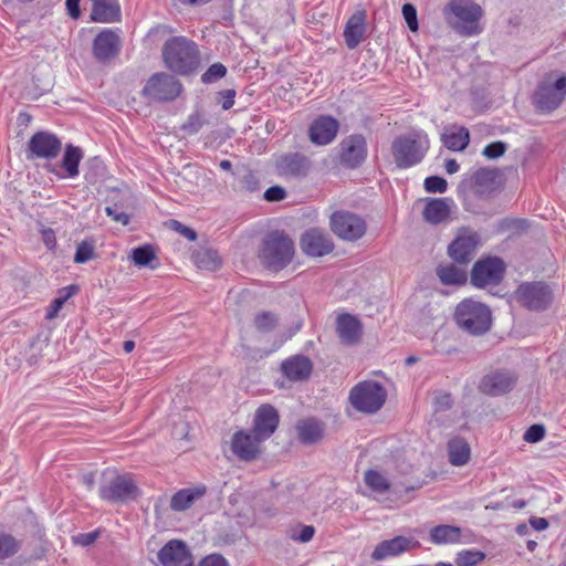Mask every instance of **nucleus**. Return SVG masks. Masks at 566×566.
<instances>
[{
  "instance_id": "nucleus-1",
  "label": "nucleus",
  "mask_w": 566,
  "mask_h": 566,
  "mask_svg": "<svg viewBox=\"0 0 566 566\" xmlns=\"http://www.w3.org/2000/svg\"><path fill=\"white\" fill-rule=\"evenodd\" d=\"M442 14L447 24L461 36H475L483 31L484 11L474 0H449Z\"/></svg>"
},
{
  "instance_id": "nucleus-2",
  "label": "nucleus",
  "mask_w": 566,
  "mask_h": 566,
  "mask_svg": "<svg viewBox=\"0 0 566 566\" xmlns=\"http://www.w3.org/2000/svg\"><path fill=\"white\" fill-rule=\"evenodd\" d=\"M163 59L169 70L181 75L193 73L200 63L197 44L185 36L167 40L163 46Z\"/></svg>"
},
{
  "instance_id": "nucleus-3",
  "label": "nucleus",
  "mask_w": 566,
  "mask_h": 566,
  "mask_svg": "<svg viewBox=\"0 0 566 566\" xmlns=\"http://www.w3.org/2000/svg\"><path fill=\"white\" fill-rule=\"evenodd\" d=\"M454 321L464 332L480 336L485 334L492 325L490 307L473 298H464L454 310Z\"/></svg>"
},
{
  "instance_id": "nucleus-4",
  "label": "nucleus",
  "mask_w": 566,
  "mask_h": 566,
  "mask_svg": "<svg viewBox=\"0 0 566 566\" xmlns=\"http://www.w3.org/2000/svg\"><path fill=\"white\" fill-rule=\"evenodd\" d=\"M429 149L427 135L412 133L397 137L391 144V154L398 168L419 164Z\"/></svg>"
},
{
  "instance_id": "nucleus-5",
  "label": "nucleus",
  "mask_w": 566,
  "mask_h": 566,
  "mask_svg": "<svg viewBox=\"0 0 566 566\" xmlns=\"http://www.w3.org/2000/svg\"><path fill=\"white\" fill-rule=\"evenodd\" d=\"M386 399V388L374 380L360 381L349 392L350 405L364 413L377 412L385 405Z\"/></svg>"
},
{
  "instance_id": "nucleus-6",
  "label": "nucleus",
  "mask_w": 566,
  "mask_h": 566,
  "mask_svg": "<svg viewBox=\"0 0 566 566\" xmlns=\"http://www.w3.org/2000/svg\"><path fill=\"white\" fill-rule=\"evenodd\" d=\"M293 255V241L284 234L271 233L263 242L261 258L266 266L274 271L285 268Z\"/></svg>"
},
{
  "instance_id": "nucleus-7",
  "label": "nucleus",
  "mask_w": 566,
  "mask_h": 566,
  "mask_svg": "<svg viewBox=\"0 0 566 566\" xmlns=\"http://www.w3.org/2000/svg\"><path fill=\"white\" fill-rule=\"evenodd\" d=\"M99 497L111 503H126L138 495L137 482L129 474H116L99 486Z\"/></svg>"
},
{
  "instance_id": "nucleus-8",
  "label": "nucleus",
  "mask_w": 566,
  "mask_h": 566,
  "mask_svg": "<svg viewBox=\"0 0 566 566\" xmlns=\"http://www.w3.org/2000/svg\"><path fill=\"white\" fill-rule=\"evenodd\" d=\"M566 97V76L554 78L547 76L538 86L534 103L541 112H552L556 109Z\"/></svg>"
},
{
  "instance_id": "nucleus-9",
  "label": "nucleus",
  "mask_w": 566,
  "mask_h": 566,
  "mask_svg": "<svg viewBox=\"0 0 566 566\" xmlns=\"http://www.w3.org/2000/svg\"><path fill=\"white\" fill-rule=\"evenodd\" d=\"M263 440L250 429H241L235 431L230 441V450L232 454L245 462L259 459L264 451Z\"/></svg>"
},
{
  "instance_id": "nucleus-10",
  "label": "nucleus",
  "mask_w": 566,
  "mask_h": 566,
  "mask_svg": "<svg viewBox=\"0 0 566 566\" xmlns=\"http://www.w3.org/2000/svg\"><path fill=\"white\" fill-rule=\"evenodd\" d=\"M332 231L342 240L357 241L366 233L365 220L349 211H335L329 218Z\"/></svg>"
},
{
  "instance_id": "nucleus-11",
  "label": "nucleus",
  "mask_w": 566,
  "mask_h": 566,
  "mask_svg": "<svg viewBox=\"0 0 566 566\" xmlns=\"http://www.w3.org/2000/svg\"><path fill=\"white\" fill-rule=\"evenodd\" d=\"M518 303L532 311L545 310L553 300L549 287L543 282L523 283L515 292Z\"/></svg>"
},
{
  "instance_id": "nucleus-12",
  "label": "nucleus",
  "mask_w": 566,
  "mask_h": 566,
  "mask_svg": "<svg viewBox=\"0 0 566 566\" xmlns=\"http://www.w3.org/2000/svg\"><path fill=\"white\" fill-rule=\"evenodd\" d=\"M480 244L479 234L469 228H461L448 247L449 256L460 264H468L475 255Z\"/></svg>"
},
{
  "instance_id": "nucleus-13",
  "label": "nucleus",
  "mask_w": 566,
  "mask_h": 566,
  "mask_svg": "<svg viewBox=\"0 0 566 566\" xmlns=\"http://www.w3.org/2000/svg\"><path fill=\"white\" fill-rule=\"evenodd\" d=\"M504 263L499 258H486L478 261L471 271V283L476 287H485L500 283L504 274Z\"/></svg>"
},
{
  "instance_id": "nucleus-14",
  "label": "nucleus",
  "mask_w": 566,
  "mask_h": 566,
  "mask_svg": "<svg viewBox=\"0 0 566 566\" xmlns=\"http://www.w3.org/2000/svg\"><path fill=\"white\" fill-rule=\"evenodd\" d=\"M62 149L61 140L52 133L38 132L28 143V158L54 159Z\"/></svg>"
},
{
  "instance_id": "nucleus-15",
  "label": "nucleus",
  "mask_w": 566,
  "mask_h": 566,
  "mask_svg": "<svg viewBox=\"0 0 566 566\" xmlns=\"http://www.w3.org/2000/svg\"><path fill=\"white\" fill-rule=\"evenodd\" d=\"M181 84L172 75L159 73L151 76L144 92L159 101L176 98L181 92Z\"/></svg>"
},
{
  "instance_id": "nucleus-16",
  "label": "nucleus",
  "mask_w": 566,
  "mask_h": 566,
  "mask_svg": "<svg viewBox=\"0 0 566 566\" xmlns=\"http://www.w3.org/2000/svg\"><path fill=\"white\" fill-rule=\"evenodd\" d=\"M158 559L163 566H193V557L182 541L171 539L159 552Z\"/></svg>"
},
{
  "instance_id": "nucleus-17",
  "label": "nucleus",
  "mask_w": 566,
  "mask_h": 566,
  "mask_svg": "<svg viewBox=\"0 0 566 566\" xmlns=\"http://www.w3.org/2000/svg\"><path fill=\"white\" fill-rule=\"evenodd\" d=\"M301 249L308 256L319 258L333 251L334 244L326 232L310 229L301 238Z\"/></svg>"
},
{
  "instance_id": "nucleus-18",
  "label": "nucleus",
  "mask_w": 566,
  "mask_h": 566,
  "mask_svg": "<svg viewBox=\"0 0 566 566\" xmlns=\"http://www.w3.org/2000/svg\"><path fill=\"white\" fill-rule=\"evenodd\" d=\"M120 50L119 35L111 30L101 31L93 41V55L99 62H108L116 57Z\"/></svg>"
},
{
  "instance_id": "nucleus-19",
  "label": "nucleus",
  "mask_w": 566,
  "mask_h": 566,
  "mask_svg": "<svg viewBox=\"0 0 566 566\" xmlns=\"http://www.w3.org/2000/svg\"><path fill=\"white\" fill-rule=\"evenodd\" d=\"M280 417L277 410L271 405L260 406L253 417V431L263 441L268 440L276 430Z\"/></svg>"
},
{
  "instance_id": "nucleus-20",
  "label": "nucleus",
  "mask_w": 566,
  "mask_h": 566,
  "mask_svg": "<svg viewBox=\"0 0 566 566\" xmlns=\"http://www.w3.org/2000/svg\"><path fill=\"white\" fill-rule=\"evenodd\" d=\"M418 541L405 536H397L388 541L380 542L374 549L371 558L376 562L388 557L398 556L405 552L419 547Z\"/></svg>"
},
{
  "instance_id": "nucleus-21",
  "label": "nucleus",
  "mask_w": 566,
  "mask_h": 566,
  "mask_svg": "<svg viewBox=\"0 0 566 566\" xmlns=\"http://www.w3.org/2000/svg\"><path fill=\"white\" fill-rule=\"evenodd\" d=\"M516 375L510 370H496L483 377L480 389L488 395L499 396L511 390L516 382Z\"/></svg>"
},
{
  "instance_id": "nucleus-22",
  "label": "nucleus",
  "mask_w": 566,
  "mask_h": 566,
  "mask_svg": "<svg viewBox=\"0 0 566 566\" xmlns=\"http://www.w3.org/2000/svg\"><path fill=\"white\" fill-rule=\"evenodd\" d=\"M340 160L348 167L360 165L367 156L366 140L360 135H353L342 142Z\"/></svg>"
},
{
  "instance_id": "nucleus-23",
  "label": "nucleus",
  "mask_w": 566,
  "mask_h": 566,
  "mask_svg": "<svg viewBox=\"0 0 566 566\" xmlns=\"http://www.w3.org/2000/svg\"><path fill=\"white\" fill-rule=\"evenodd\" d=\"M338 130V123L331 116H322L314 120L310 128V137L314 144L326 145L331 143Z\"/></svg>"
},
{
  "instance_id": "nucleus-24",
  "label": "nucleus",
  "mask_w": 566,
  "mask_h": 566,
  "mask_svg": "<svg viewBox=\"0 0 566 566\" xmlns=\"http://www.w3.org/2000/svg\"><path fill=\"white\" fill-rule=\"evenodd\" d=\"M284 376L292 381H302L310 377L313 365L305 356H293L282 363Z\"/></svg>"
},
{
  "instance_id": "nucleus-25",
  "label": "nucleus",
  "mask_w": 566,
  "mask_h": 566,
  "mask_svg": "<svg viewBox=\"0 0 566 566\" xmlns=\"http://www.w3.org/2000/svg\"><path fill=\"white\" fill-rule=\"evenodd\" d=\"M451 213V201L447 198H430L426 201L422 216L431 224L446 222Z\"/></svg>"
},
{
  "instance_id": "nucleus-26",
  "label": "nucleus",
  "mask_w": 566,
  "mask_h": 566,
  "mask_svg": "<svg viewBox=\"0 0 566 566\" xmlns=\"http://www.w3.org/2000/svg\"><path fill=\"white\" fill-rule=\"evenodd\" d=\"M120 4L117 0H99L93 3L91 21L114 23L120 20Z\"/></svg>"
},
{
  "instance_id": "nucleus-27",
  "label": "nucleus",
  "mask_w": 566,
  "mask_h": 566,
  "mask_svg": "<svg viewBox=\"0 0 566 566\" xmlns=\"http://www.w3.org/2000/svg\"><path fill=\"white\" fill-rule=\"evenodd\" d=\"M336 331L340 340L348 345L357 343L361 336L359 321L349 314L340 315L337 318Z\"/></svg>"
},
{
  "instance_id": "nucleus-28",
  "label": "nucleus",
  "mask_w": 566,
  "mask_h": 566,
  "mask_svg": "<svg viewBox=\"0 0 566 566\" xmlns=\"http://www.w3.org/2000/svg\"><path fill=\"white\" fill-rule=\"evenodd\" d=\"M365 31V13L363 11H358L348 19L344 30V38L347 46L349 49L356 48L363 41Z\"/></svg>"
},
{
  "instance_id": "nucleus-29",
  "label": "nucleus",
  "mask_w": 566,
  "mask_h": 566,
  "mask_svg": "<svg viewBox=\"0 0 566 566\" xmlns=\"http://www.w3.org/2000/svg\"><path fill=\"white\" fill-rule=\"evenodd\" d=\"M207 492L205 485L182 489L174 494L170 501V507L174 511L181 512L189 509L197 500L201 499Z\"/></svg>"
},
{
  "instance_id": "nucleus-30",
  "label": "nucleus",
  "mask_w": 566,
  "mask_h": 566,
  "mask_svg": "<svg viewBox=\"0 0 566 566\" xmlns=\"http://www.w3.org/2000/svg\"><path fill=\"white\" fill-rule=\"evenodd\" d=\"M193 264L205 271H217L222 265L218 252L210 247H200L191 253Z\"/></svg>"
},
{
  "instance_id": "nucleus-31",
  "label": "nucleus",
  "mask_w": 566,
  "mask_h": 566,
  "mask_svg": "<svg viewBox=\"0 0 566 566\" xmlns=\"http://www.w3.org/2000/svg\"><path fill=\"white\" fill-rule=\"evenodd\" d=\"M441 140L448 149L461 151L468 146L470 134L465 127L454 125L444 129Z\"/></svg>"
},
{
  "instance_id": "nucleus-32",
  "label": "nucleus",
  "mask_w": 566,
  "mask_h": 566,
  "mask_svg": "<svg viewBox=\"0 0 566 566\" xmlns=\"http://www.w3.org/2000/svg\"><path fill=\"white\" fill-rule=\"evenodd\" d=\"M448 455L452 465L463 467L471 458V448L465 439L455 437L448 442Z\"/></svg>"
},
{
  "instance_id": "nucleus-33",
  "label": "nucleus",
  "mask_w": 566,
  "mask_h": 566,
  "mask_svg": "<svg viewBox=\"0 0 566 566\" xmlns=\"http://www.w3.org/2000/svg\"><path fill=\"white\" fill-rule=\"evenodd\" d=\"M437 275L444 285H462L467 282V272L452 263L440 264Z\"/></svg>"
},
{
  "instance_id": "nucleus-34",
  "label": "nucleus",
  "mask_w": 566,
  "mask_h": 566,
  "mask_svg": "<svg viewBox=\"0 0 566 566\" xmlns=\"http://www.w3.org/2000/svg\"><path fill=\"white\" fill-rule=\"evenodd\" d=\"M461 530L452 525H438L430 530V539L436 545L453 544L460 541Z\"/></svg>"
},
{
  "instance_id": "nucleus-35",
  "label": "nucleus",
  "mask_w": 566,
  "mask_h": 566,
  "mask_svg": "<svg viewBox=\"0 0 566 566\" xmlns=\"http://www.w3.org/2000/svg\"><path fill=\"white\" fill-rule=\"evenodd\" d=\"M276 167L279 174L284 177L300 176L306 170L304 159L297 155L282 157Z\"/></svg>"
},
{
  "instance_id": "nucleus-36",
  "label": "nucleus",
  "mask_w": 566,
  "mask_h": 566,
  "mask_svg": "<svg viewBox=\"0 0 566 566\" xmlns=\"http://www.w3.org/2000/svg\"><path fill=\"white\" fill-rule=\"evenodd\" d=\"M78 292V286L75 284H71L67 286H64L57 291L56 297L51 302L48 311H46V319L51 321L54 319L57 315L63 305L66 303L69 298L74 296Z\"/></svg>"
},
{
  "instance_id": "nucleus-37",
  "label": "nucleus",
  "mask_w": 566,
  "mask_h": 566,
  "mask_svg": "<svg viewBox=\"0 0 566 566\" xmlns=\"http://www.w3.org/2000/svg\"><path fill=\"white\" fill-rule=\"evenodd\" d=\"M298 438L303 443H315L323 437L321 423L314 420H304L297 424Z\"/></svg>"
},
{
  "instance_id": "nucleus-38",
  "label": "nucleus",
  "mask_w": 566,
  "mask_h": 566,
  "mask_svg": "<svg viewBox=\"0 0 566 566\" xmlns=\"http://www.w3.org/2000/svg\"><path fill=\"white\" fill-rule=\"evenodd\" d=\"M83 158V151L80 147L67 145L62 159V167L65 169L67 177L74 178L78 175V164Z\"/></svg>"
},
{
  "instance_id": "nucleus-39",
  "label": "nucleus",
  "mask_w": 566,
  "mask_h": 566,
  "mask_svg": "<svg viewBox=\"0 0 566 566\" xmlns=\"http://www.w3.org/2000/svg\"><path fill=\"white\" fill-rule=\"evenodd\" d=\"M364 480L371 491L379 494H384L390 486L388 479L376 470H368L365 472Z\"/></svg>"
},
{
  "instance_id": "nucleus-40",
  "label": "nucleus",
  "mask_w": 566,
  "mask_h": 566,
  "mask_svg": "<svg viewBox=\"0 0 566 566\" xmlns=\"http://www.w3.org/2000/svg\"><path fill=\"white\" fill-rule=\"evenodd\" d=\"M473 178L476 190L483 193L493 190L496 175L493 170L481 169L474 174Z\"/></svg>"
},
{
  "instance_id": "nucleus-41",
  "label": "nucleus",
  "mask_w": 566,
  "mask_h": 566,
  "mask_svg": "<svg viewBox=\"0 0 566 566\" xmlns=\"http://www.w3.org/2000/svg\"><path fill=\"white\" fill-rule=\"evenodd\" d=\"M20 549V543L11 534L0 531V559H7Z\"/></svg>"
},
{
  "instance_id": "nucleus-42",
  "label": "nucleus",
  "mask_w": 566,
  "mask_h": 566,
  "mask_svg": "<svg viewBox=\"0 0 566 566\" xmlns=\"http://www.w3.org/2000/svg\"><path fill=\"white\" fill-rule=\"evenodd\" d=\"M171 437L177 441H189V422L184 420L180 416H174L170 419Z\"/></svg>"
},
{
  "instance_id": "nucleus-43",
  "label": "nucleus",
  "mask_w": 566,
  "mask_h": 566,
  "mask_svg": "<svg viewBox=\"0 0 566 566\" xmlns=\"http://www.w3.org/2000/svg\"><path fill=\"white\" fill-rule=\"evenodd\" d=\"M484 557V553L480 551H462L458 554L455 562L459 566H474Z\"/></svg>"
},
{
  "instance_id": "nucleus-44",
  "label": "nucleus",
  "mask_w": 566,
  "mask_h": 566,
  "mask_svg": "<svg viewBox=\"0 0 566 566\" xmlns=\"http://www.w3.org/2000/svg\"><path fill=\"white\" fill-rule=\"evenodd\" d=\"M277 324V317L271 312H263L255 316L254 325L260 332H269Z\"/></svg>"
},
{
  "instance_id": "nucleus-45",
  "label": "nucleus",
  "mask_w": 566,
  "mask_h": 566,
  "mask_svg": "<svg viewBox=\"0 0 566 566\" xmlns=\"http://www.w3.org/2000/svg\"><path fill=\"white\" fill-rule=\"evenodd\" d=\"M227 74V67L221 63H214L202 74L203 83H212L222 78Z\"/></svg>"
},
{
  "instance_id": "nucleus-46",
  "label": "nucleus",
  "mask_w": 566,
  "mask_h": 566,
  "mask_svg": "<svg viewBox=\"0 0 566 566\" xmlns=\"http://www.w3.org/2000/svg\"><path fill=\"white\" fill-rule=\"evenodd\" d=\"M315 534V528L311 525H304L300 528H293L290 531V538L298 543L310 542Z\"/></svg>"
},
{
  "instance_id": "nucleus-47",
  "label": "nucleus",
  "mask_w": 566,
  "mask_h": 566,
  "mask_svg": "<svg viewBox=\"0 0 566 566\" xmlns=\"http://www.w3.org/2000/svg\"><path fill=\"white\" fill-rule=\"evenodd\" d=\"M402 15L403 19L411 32H416L419 29L418 19H417V10L413 4L405 3L402 6Z\"/></svg>"
},
{
  "instance_id": "nucleus-48",
  "label": "nucleus",
  "mask_w": 566,
  "mask_h": 566,
  "mask_svg": "<svg viewBox=\"0 0 566 566\" xmlns=\"http://www.w3.org/2000/svg\"><path fill=\"white\" fill-rule=\"evenodd\" d=\"M158 249L150 244H144V268L156 270L160 266L157 258Z\"/></svg>"
},
{
  "instance_id": "nucleus-49",
  "label": "nucleus",
  "mask_w": 566,
  "mask_h": 566,
  "mask_svg": "<svg viewBox=\"0 0 566 566\" xmlns=\"http://www.w3.org/2000/svg\"><path fill=\"white\" fill-rule=\"evenodd\" d=\"M507 146L503 142H494L486 145L482 151L488 159H496L505 154Z\"/></svg>"
},
{
  "instance_id": "nucleus-50",
  "label": "nucleus",
  "mask_w": 566,
  "mask_h": 566,
  "mask_svg": "<svg viewBox=\"0 0 566 566\" xmlns=\"http://www.w3.org/2000/svg\"><path fill=\"white\" fill-rule=\"evenodd\" d=\"M546 430L543 424H532L524 433L523 439L528 443H536L544 439Z\"/></svg>"
},
{
  "instance_id": "nucleus-51",
  "label": "nucleus",
  "mask_w": 566,
  "mask_h": 566,
  "mask_svg": "<svg viewBox=\"0 0 566 566\" xmlns=\"http://www.w3.org/2000/svg\"><path fill=\"white\" fill-rule=\"evenodd\" d=\"M424 189L428 192H444L447 190V181L442 177L431 176L424 180Z\"/></svg>"
},
{
  "instance_id": "nucleus-52",
  "label": "nucleus",
  "mask_w": 566,
  "mask_h": 566,
  "mask_svg": "<svg viewBox=\"0 0 566 566\" xmlns=\"http://www.w3.org/2000/svg\"><path fill=\"white\" fill-rule=\"evenodd\" d=\"M169 228L189 241H195L197 239V232L192 228H189L177 220H170Z\"/></svg>"
},
{
  "instance_id": "nucleus-53",
  "label": "nucleus",
  "mask_w": 566,
  "mask_h": 566,
  "mask_svg": "<svg viewBox=\"0 0 566 566\" xmlns=\"http://www.w3.org/2000/svg\"><path fill=\"white\" fill-rule=\"evenodd\" d=\"M93 254H94L93 248L90 244L83 242V243L78 244V247L76 248V252L74 255V262L75 263H85L93 258Z\"/></svg>"
},
{
  "instance_id": "nucleus-54",
  "label": "nucleus",
  "mask_w": 566,
  "mask_h": 566,
  "mask_svg": "<svg viewBox=\"0 0 566 566\" xmlns=\"http://www.w3.org/2000/svg\"><path fill=\"white\" fill-rule=\"evenodd\" d=\"M198 566H230L228 560L220 554H210L205 556Z\"/></svg>"
},
{
  "instance_id": "nucleus-55",
  "label": "nucleus",
  "mask_w": 566,
  "mask_h": 566,
  "mask_svg": "<svg viewBox=\"0 0 566 566\" xmlns=\"http://www.w3.org/2000/svg\"><path fill=\"white\" fill-rule=\"evenodd\" d=\"M99 536L98 531H93L90 533H81L76 536H73V542L81 546H90L92 545Z\"/></svg>"
},
{
  "instance_id": "nucleus-56",
  "label": "nucleus",
  "mask_w": 566,
  "mask_h": 566,
  "mask_svg": "<svg viewBox=\"0 0 566 566\" xmlns=\"http://www.w3.org/2000/svg\"><path fill=\"white\" fill-rule=\"evenodd\" d=\"M286 197V191L280 186H272L264 192V199L270 202L282 201Z\"/></svg>"
},
{
  "instance_id": "nucleus-57",
  "label": "nucleus",
  "mask_w": 566,
  "mask_h": 566,
  "mask_svg": "<svg viewBox=\"0 0 566 566\" xmlns=\"http://www.w3.org/2000/svg\"><path fill=\"white\" fill-rule=\"evenodd\" d=\"M105 212L107 216H109L114 221L120 222L122 224L126 226L129 222V216L123 211H118V208L116 205L114 206H107L105 208Z\"/></svg>"
},
{
  "instance_id": "nucleus-58",
  "label": "nucleus",
  "mask_w": 566,
  "mask_h": 566,
  "mask_svg": "<svg viewBox=\"0 0 566 566\" xmlns=\"http://www.w3.org/2000/svg\"><path fill=\"white\" fill-rule=\"evenodd\" d=\"M42 239L45 247L50 250L56 245L55 232L51 228H44L41 230Z\"/></svg>"
},
{
  "instance_id": "nucleus-59",
  "label": "nucleus",
  "mask_w": 566,
  "mask_h": 566,
  "mask_svg": "<svg viewBox=\"0 0 566 566\" xmlns=\"http://www.w3.org/2000/svg\"><path fill=\"white\" fill-rule=\"evenodd\" d=\"M222 97L221 106L223 109H230L234 104L235 92L233 90H226L220 93Z\"/></svg>"
},
{
  "instance_id": "nucleus-60",
  "label": "nucleus",
  "mask_w": 566,
  "mask_h": 566,
  "mask_svg": "<svg viewBox=\"0 0 566 566\" xmlns=\"http://www.w3.org/2000/svg\"><path fill=\"white\" fill-rule=\"evenodd\" d=\"M80 1L81 0H66L65 2L67 13L72 19L76 20L81 17Z\"/></svg>"
},
{
  "instance_id": "nucleus-61",
  "label": "nucleus",
  "mask_w": 566,
  "mask_h": 566,
  "mask_svg": "<svg viewBox=\"0 0 566 566\" xmlns=\"http://www.w3.org/2000/svg\"><path fill=\"white\" fill-rule=\"evenodd\" d=\"M530 524L536 531H544L548 527V522L544 517H533L530 520Z\"/></svg>"
},
{
  "instance_id": "nucleus-62",
  "label": "nucleus",
  "mask_w": 566,
  "mask_h": 566,
  "mask_svg": "<svg viewBox=\"0 0 566 566\" xmlns=\"http://www.w3.org/2000/svg\"><path fill=\"white\" fill-rule=\"evenodd\" d=\"M129 259L137 266H142V245L133 249L132 254L129 255Z\"/></svg>"
},
{
  "instance_id": "nucleus-63",
  "label": "nucleus",
  "mask_w": 566,
  "mask_h": 566,
  "mask_svg": "<svg viewBox=\"0 0 566 566\" xmlns=\"http://www.w3.org/2000/svg\"><path fill=\"white\" fill-rule=\"evenodd\" d=\"M444 168L448 174H455L459 170V164L455 159H447L444 163Z\"/></svg>"
},
{
  "instance_id": "nucleus-64",
  "label": "nucleus",
  "mask_w": 566,
  "mask_h": 566,
  "mask_svg": "<svg viewBox=\"0 0 566 566\" xmlns=\"http://www.w3.org/2000/svg\"><path fill=\"white\" fill-rule=\"evenodd\" d=\"M243 182L245 185L244 187H245L247 190L253 191L255 189V187H256V182L254 180V177L251 174L244 176Z\"/></svg>"
}]
</instances>
